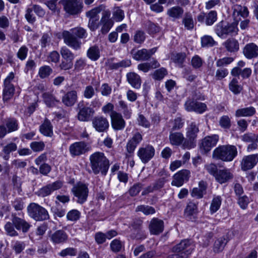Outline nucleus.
Returning <instances> with one entry per match:
<instances>
[{
  "label": "nucleus",
  "instance_id": "33",
  "mask_svg": "<svg viewBox=\"0 0 258 258\" xmlns=\"http://www.w3.org/2000/svg\"><path fill=\"white\" fill-rule=\"evenodd\" d=\"M95 113L94 109L90 107L82 108L79 110L77 114V118L81 121H88L93 116Z\"/></svg>",
  "mask_w": 258,
  "mask_h": 258
},
{
  "label": "nucleus",
  "instance_id": "30",
  "mask_svg": "<svg viewBox=\"0 0 258 258\" xmlns=\"http://www.w3.org/2000/svg\"><path fill=\"white\" fill-rule=\"evenodd\" d=\"M117 107L118 111H120L123 115L125 119H130L131 118L133 111L131 104L127 103L123 100H120L118 102Z\"/></svg>",
  "mask_w": 258,
  "mask_h": 258
},
{
  "label": "nucleus",
  "instance_id": "3",
  "mask_svg": "<svg viewBox=\"0 0 258 258\" xmlns=\"http://www.w3.org/2000/svg\"><path fill=\"white\" fill-rule=\"evenodd\" d=\"M90 167L95 175L99 173L103 176L107 174L109 168V161L103 152H96L89 157Z\"/></svg>",
  "mask_w": 258,
  "mask_h": 258
},
{
  "label": "nucleus",
  "instance_id": "2",
  "mask_svg": "<svg viewBox=\"0 0 258 258\" xmlns=\"http://www.w3.org/2000/svg\"><path fill=\"white\" fill-rule=\"evenodd\" d=\"M11 222H7L5 225L6 234L12 237L19 235L18 232L15 230H22V232H28L31 227L30 223L25 219L19 217L16 214H12L11 218Z\"/></svg>",
  "mask_w": 258,
  "mask_h": 258
},
{
  "label": "nucleus",
  "instance_id": "19",
  "mask_svg": "<svg viewBox=\"0 0 258 258\" xmlns=\"http://www.w3.org/2000/svg\"><path fill=\"white\" fill-rule=\"evenodd\" d=\"M190 176V172L187 169H182L174 174L171 185L177 187L181 186L187 182Z\"/></svg>",
  "mask_w": 258,
  "mask_h": 258
},
{
  "label": "nucleus",
  "instance_id": "58",
  "mask_svg": "<svg viewBox=\"0 0 258 258\" xmlns=\"http://www.w3.org/2000/svg\"><path fill=\"white\" fill-rule=\"evenodd\" d=\"M112 16L113 19L116 21H121L124 17V12L120 8L115 7L113 9Z\"/></svg>",
  "mask_w": 258,
  "mask_h": 258
},
{
  "label": "nucleus",
  "instance_id": "38",
  "mask_svg": "<svg viewBox=\"0 0 258 258\" xmlns=\"http://www.w3.org/2000/svg\"><path fill=\"white\" fill-rule=\"evenodd\" d=\"M256 112L255 109L252 106L242 108L235 111V116L239 117H250L253 116Z\"/></svg>",
  "mask_w": 258,
  "mask_h": 258
},
{
  "label": "nucleus",
  "instance_id": "23",
  "mask_svg": "<svg viewBox=\"0 0 258 258\" xmlns=\"http://www.w3.org/2000/svg\"><path fill=\"white\" fill-rule=\"evenodd\" d=\"M92 126L97 132L102 133L107 131L109 126V123L106 117L97 116L93 119Z\"/></svg>",
  "mask_w": 258,
  "mask_h": 258
},
{
  "label": "nucleus",
  "instance_id": "14",
  "mask_svg": "<svg viewBox=\"0 0 258 258\" xmlns=\"http://www.w3.org/2000/svg\"><path fill=\"white\" fill-rule=\"evenodd\" d=\"M47 160V153H43L36 158L34 160L35 164L39 167V173L44 176L48 175L51 171V166L46 163Z\"/></svg>",
  "mask_w": 258,
  "mask_h": 258
},
{
  "label": "nucleus",
  "instance_id": "60",
  "mask_svg": "<svg viewBox=\"0 0 258 258\" xmlns=\"http://www.w3.org/2000/svg\"><path fill=\"white\" fill-rule=\"evenodd\" d=\"M80 212L76 209L70 211L67 214V220L71 221H76L80 217Z\"/></svg>",
  "mask_w": 258,
  "mask_h": 258
},
{
  "label": "nucleus",
  "instance_id": "1",
  "mask_svg": "<svg viewBox=\"0 0 258 258\" xmlns=\"http://www.w3.org/2000/svg\"><path fill=\"white\" fill-rule=\"evenodd\" d=\"M57 36L59 38L61 36L64 43L69 47L78 50L81 48V39H86L88 36V33L84 28L77 27L72 28L70 31L63 30L61 33H58Z\"/></svg>",
  "mask_w": 258,
  "mask_h": 258
},
{
  "label": "nucleus",
  "instance_id": "52",
  "mask_svg": "<svg viewBox=\"0 0 258 258\" xmlns=\"http://www.w3.org/2000/svg\"><path fill=\"white\" fill-rule=\"evenodd\" d=\"M229 90L234 94L240 93L242 87L238 84V81L237 79L233 78L229 84Z\"/></svg>",
  "mask_w": 258,
  "mask_h": 258
},
{
  "label": "nucleus",
  "instance_id": "37",
  "mask_svg": "<svg viewBox=\"0 0 258 258\" xmlns=\"http://www.w3.org/2000/svg\"><path fill=\"white\" fill-rule=\"evenodd\" d=\"M184 13L183 9L179 6H174L169 9L167 15L172 18L173 21L180 19Z\"/></svg>",
  "mask_w": 258,
  "mask_h": 258
},
{
  "label": "nucleus",
  "instance_id": "34",
  "mask_svg": "<svg viewBox=\"0 0 258 258\" xmlns=\"http://www.w3.org/2000/svg\"><path fill=\"white\" fill-rule=\"evenodd\" d=\"M68 237L67 234L62 230H58L50 236V240L55 244L66 242Z\"/></svg>",
  "mask_w": 258,
  "mask_h": 258
},
{
  "label": "nucleus",
  "instance_id": "12",
  "mask_svg": "<svg viewBox=\"0 0 258 258\" xmlns=\"http://www.w3.org/2000/svg\"><path fill=\"white\" fill-rule=\"evenodd\" d=\"M155 150L151 145H146L139 148L137 156L144 164L147 163L154 156Z\"/></svg>",
  "mask_w": 258,
  "mask_h": 258
},
{
  "label": "nucleus",
  "instance_id": "53",
  "mask_svg": "<svg viewBox=\"0 0 258 258\" xmlns=\"http://www.w3.org/2000/svg\"><path fill=\"white\" fill-rule=\"evenodd\" d=\"M186 58V54L184 52L178 53L172 55V59L174 62L176 63L179 67H183V63Z\"/></svg>",
  "mask_w": 258,
  "mask_h": 258
},
{
  "label": "nucleus",
  "instance_id": "18",
  "mask_svg": "<svg viewBox=\"0 0 258 258\" xmlns=\"http://www.w3.org/2000/svg\"><path fill=\"white\" fill-rule=\"evenodd\" d=\"M63 182L60 180H58L51 183L48 184L41 188L37 191V195L41 197L48 196L50 195L53 191L61 188L63 186Z\"/></svg>",
  "mask_w": 258,
  "mask_h": 258
},
{
  "label": "nucleus",
  "instance_id": "17",
  "mask_svg": "<svg viewBox=\"0 0 258 258\" xmlns=\"http://www.w3.org/2000/svg\"><path fill=\"white\" fill-rule=\"evenodd\" d=\"M157 50V47L147 49L143 48L136 51H132L133 58L138 61H146L149 60Z\"/></svg>",
  "mask_w": 258,
  "mask_h": 258
},
{
  "label": "nucleus",
  "instance_id": "51",
  "mask_svg": "<svg viewBox=\"0 0 258 258\" xmlns=\"http://www.w3.org/2000/svg\"><path fill=\"white\" fill-rule=\"evenodd\" d=\"M217 19V13L215 11H211L206 14L205 24L207 26L212 25Z\"/></svg>",
  "mask_w": 258,
  "mask_h": 258
},
{
  "label": "nucleus",
  "instance_id": "4",
  "mask_svg": "<svg viewBox=\"0 0 258 258\" xmlns=\"http://www.w3.org/2000/svg\"><path fill=\"white\" fill-rule=\"evenodd\" d=\"M237 153V148L234 145H221L214 150L212 157L217 160L230 162L236 157Z\"/></svg>",
  "mask_w": 258,
  "mask_h": 258
},
{
  "label": "nucleus",
  "instance_id": "43",
  "mask_svg": "<svg viewBox=\"0 0 258 258\" xmlns=\"http://www.w3.org/2000/svg\"><path fill=\"white\" fill-rule=\"evenodd\" d=\"M222 199L220 196H214L210 205V211L211 213L216 212L220 208Z\"/></svg>",
  "mask_w": 258,
  "mask_h": 258
},
{
  "label": "nucleus",
  "instance_id": "39",
  "mask_svg": "<svg viewBox=\"0 0 258 258\" xmlns=\"http://www.w3.org/2000/svg\"><path fill=\"white\" fill-rule=\"evenodd\" d=\"M182 23L184 28L188 30L194 29L195 22L192 14L190 12H186L182 18Z\"/></svg>",
  "mask_w": 258,
  "mask_h": 258
},
{
  "label": "nucleus",
  "instance_id": "6",
  "mask_svg": "<svg viewBox=\"0 0 258 258\" xmlns=\"http://www.w3.org/2000/svg\"><path fill=\"white\" fill-rule=\"evenodd\" d=\"M27 212L29 216L36 221H42L49 219V215L47 210L35 203L29 205Z\"/></svg>",
  "mask_w": 258,
  "mask_h": 258
},
{
  "label": "nucleus",
  "instance_id": "50",
  "mask_svg": "<svg viewBox=\"0 0 258 258\" xmlns=\"http://www.w3.org/2000/svg\"><path fill=\"white\" fill-rule=\"evenodd\" d=\"M15 88L12 84H4L3 90L4 97L9 99L12 97L14 93Z\"/></svg>",
  "mask_w": 258,
  "mask_h": 258
},
{
  "label": "nucleus",
  "instance_id": "40",
  "mask_svg": "<svg viewBox=\"0 0 258 258\" xmlns=\"http://www.w3.org/2000/svg\"><path fill=\"white\" fill-rule=\"evenodd\" d=\"M42 98L45 104L49 107H53L59 102L58 99L48 92L44 93Z\"/></svg>",
  "mask_w": 258,
  "mask_h": 258
},
{
  "label": "nucleus",
  "instance_id": "21",
  "mask_svg": "<svg viewBox=\"0 0 258 258\" xmlns=\"http://www.w3.org/2000/svg\"><path fill=\"white\" fill-rule=\"evenodd\" d=\"M19 142L18 138H14L12 142L8 143L2 149L0 156L5 160L8 161L10 158L11 153L15 152L18 150L17 143Z\"/></svg>",
  "mask_w": 258,
  "mask_h": 258
},
{
  "label": "nucleus",
  "instance_id": "36",
  "mask_svg": "<svg viewBox=\"0 0 258 258\" xmlns=\"http://www.w3.org/2000/svg\"><path fill=\"white\" fill-rule=\"evenodd\" d=\"M126 78L128 83L134 88L139 89L141 86L140 76L134 72H130L126 74Z\"/></svg>",
  "mask_w": 258,
  "mask_h": 258
},
{
  "label": "nucleus",
  "instance_id": "64",
  "mask_svg": "<svg viewBox=\"0 0 258 258\" xmlns=\"http://www.w3.org/2000/svg\"><path fill=\"white\" fill-rule=\"evenodd\" d=\"M95 94V90L91 85L87 86L83 91V96L87 99L92 98Z\"/></svg>",
  "mask_w": 258,
  "mask_h": 258
},
{
  "label": "nucleus",
  "instance_id": "61",
  "mask_svg": "<svg viewBox=\"0 0 258 258\" xmlns=\"http://www.w3.org/2000/svg\"><path fill=\"white\" fill-rule=\"evenodd\" d=\"M100 23L102 25L100 31L103 34H107L113 25L112 21H100Z\"/></svg>",
  "mask_w": 258,
  "mask_h": 258
},
{
  "label": "nucleus",
  "instance_id": "57",
  "mask_svg": "<svg viewBox=\"0 0 258 258\" xmlns=\"http://www.w3.org/2000/svg\"><path fill=\"white\" fill-rule=\"evenodd\" d=\"M145 27L148 33L150 35L157 33L160 31L159 26L151 21H148L146 23Z\"/></svg>",
  "mask_w": 258,
  "mask_h": 258
},
{
  "label": "nucleus",
  "instance_id": "49",
  "mask_svg": "<svg viewBox=\"0 0 258 258\" xmlns=\"http://www.w3.org/2000/svg\"><path fill=\"white\" fill-rule=\"evenodd\" d=\"M30 147L34 152H40L44 150L45 144L42 141H33L30 144Z\"/></svg>",
  "mask_w": 258,
  "mask_h": 258
},
{
  "label": "nucleus",
  "instance_id": "44",
  "mask_svg": "<svg viewBox=\"0 0 258 258\" xmlns=\"http://www.w3.org/2000/svg\"><path fill=\"white\" fill-rule=\"evenodd\" d=\"M135 211L136 212H142L145 215H152L156 212L154 207L145 205L138 206L136 208Z\"/></svg>",
  "mask_w": 258,
  "mask_h": 258
},
{
  "label": "nucleus",
  "instance_id": "42",
  "mask_svg": "<svg viewBox=\"0 0 258 258\" xmlns=\"http://www.w3.org/2000/svg\"><path fill=\"white\" fill-rule=\"evenodd\" d=\"M87 56L91 60L96 61L98 60L100 56L98 46L96 45L91 46L87 50Z\"/></svg>",
  "mask_w": 258,
  "mask_h": 258
},
{
  "label": "nucleus",
  "instance_id": "15",
  "mask_svg": "<svg viewBox=\"0 0 258 258\" xmlns=\"http://www.w3.org/2000/svg\"><path fill=\"white\" fill-rule=\"evenodd\" d=\"M219 141L218 135H214L207 136L202 140L200 144V148L202 154H207L215 147Z\"/></svg>",
  "mask_w": 258,
  "mask_h": 258
},
{
  "label": "nucleus",
  "instance_id": "24",
  "mask_svg": "<svg viewBox=\"0 0 258 258\" xmlns=\"http://www.w3.org/2000/svg\"><path fill=\"white\" fill-rule=\"evenodd\" d=\"M234 178L233 172L230 169H219L216 175L215 180L220 184H223L232 180Z\"/></svg>",
  "mask_w": 258,
  "mask_h": 258
},
{
  "label": "nucleus",
  "instance_id": "32",
  "mask_svg": "<svg viewBox=\"0 0 258 258\" xmlns=\"http://www.w3.org/2000/svg\"><path fill=\"white\" fill-rule=\"evenodd\" d=\"M197 205L194 203L189 202L184 210V216L187 220L195 221L197 219Z\"/></svg>",
  "mask_w": 258,
  "mask_h": 258
},
{
  "label": "nucleus",
  "instance_id": "29",
  "mask_svg": "<svg viewBox=\"0 0 258 258\" xmlns=\"http://www.w3.org/2000/svg\"><path fill=\"white\" fill-rule=\"evenodd\" d=\"M243 53L248 59H252L258 56V46L254 43H249L244 46Z\"/></svg>",
  "mask_w": 258,
  "mask_h": 258
},
{
  "label": "nucleus",
  "instance_id": "26",
  "mask_svg": "<svg viewBox=\"0 0 258 258\" xmlns=\"http://www.w3.org/2000/svg\"><path fill=\"white\" fill-rule=\"evenodd\" d=\"M164 222L162 220L156 218H153L150 221L149 230L151 234L158 235L163 232Z\"/></svg>",
  "mask_w": 258,
  "mask_h": 258
},
{
  "label": "nucleus",
  "instance_id": "35",
  "mask_svg": "<svg viewBox=\"0 0 258 258\" xmlns=\"http://www.w3.org/2000/svg\"><path fill=\"white\" fill-rule=\"evenodd\" d=\"M39 131L45 137H52L53 135V126L50 121L45 118L43 123L39 126Z\"/></svg>",
  "mask_w": 258,
  "mask_h": 258
},
{
  "label": "nucleus",
  "instance_id": "22",
  "mask_svg": "<svg viewBox=\"0 0 258 258\" xmlns=\"http://www.w3.org/2000/svg\"><path fill=\"white\" fill-rule=\"evenodd\" d=\"M258 162V154H251L243 157L240 166L242 171H247L252 169Z\"/></svg>",
  "mask_w": 258,
  "mask_h": 258
},
{
  "label": "nucleus",
  "instance_id": "13",
  "mask_svg": "<svg viewBox=\"0 0 258 258\" xmlns=\"http://www.w3.org/2000/svg\"><path fill=\"white\" fill-rule=\"evenodd\" d=\"M194 249V245L192 241L189 239H184L174 246L172 248V251L174 253L185 254L187 257L191 253Z\"/></svg>",
  "mask_w": 258,
  "mask_h": 258
},
{
  "label": "nucleus",
  "instance_id": "62",
  "mask_svg": "<svg viewBox=\"0 0 258 258\" xmlns=\"http://www.w3.org/2000/svg\"><path fill=\"white\" fill-rule=\"evenodd\" d=\"M204 168L210 175H213L215 178L219 171L216 164L214 163L206 164Z\"/></svg>",
  "mask_w": 258,
  "mask_h": 258
},
{
  "label": "nucleus",
  "instance_id": "10",
  "mask_svg": "<svg viewBox=\"0 0 258 258\" xmlns=\"http://www.w3.org/2000/svg\"><path fill=\"white\" fill-rule=\"evenodd\" d=\"M91 147L84 141L76 142L70 145L69 150L72 157H79L90 151Z\"/></svg>",
  "mask_w": 258,
  "mask_h": 258
},
{
  "label": "nucleus",
  "instance_id": "48",
  "mask_svg": "<svg viewBox=\"0 0 258 258\" xmlns=\"http://www.w3.org/2000/svg\"><path fill=\"white\" fill-rule=\"evenodd\" d=\"M233 14L234 15H240L243 18L248 16L249 12L248 9L245 7H242L240 5H236L233 7Z\"/></svg>",
  "mask_w": 258,
  "mask_h": 258
},
{
  "label": "nucleus",
  "instance_id": "27",
  "mask_svg": "<svg viewBox=\"0 0 258 258\" xmlns=\"http://www.w3.org/2000/svg\"><path fill=\"white\" fill-rule=\"evenodd\" d=\"M143 140V136L139 132L134 134L133 137L128 141L126 145V150L129 153H133L138 145Z\"/></svg>",
  "mask_w": 258,
  "mask_h": 258
},
{
  "label": "nucleus",
  "instance_id": "41",
  "mask_svg": "<svg viewBox=\"0 0 258 258\" xmlns=\"http://www.w3.org/2000/svg\"><path fill=\"white\" fill-rule=\"evenodd\" d=\"M223 45L226 50L230 52H234L239 50V43L237 40L234 38L227 39L223 43Z\"/></svg>",
  "mask_w": 258,
  "mask_h": 258
},
{
  "label": "nucleus",
  "instance_id": "16",
  "mask_svg": "<svg viewBox=\"0 0 258 258\" xmlns=\"http://www.w3.org/2000/svg\"><path fill=\"white\" fill-rule=\"evenodd\" d=\"M184 107L187 111H194L202 114L207 110V107L205 103L188 98L184 103Z\"/></svg>",
  "mask_w": 258,
  "mask_h": 258
},
{
  "label": "nucleus",
  "instance_id": "63",
  "mask_svg": "<svg viewBox=\"0 0 258 258\" xmlns=\"http://www.w3.org/2000/svg\"><path fill=\"white\" fill-rule=\"evenodd\" d=\"M13 190L20 193L21 191V181L20 178L16 175H14L12 178Z\"/></svg>",
  "mask_w": 258,
  "mask_h": 258
},
{
  "label": "nucleus",
  "instance_id": "25",
  "mask_svg": "<svg viewBox=\"0 0 258 258\" xmlns=\"http://www.w3.org/2000/svg\"><path fill=\"white\" fill-rule=\"evenodd\" d=\"M78 100V93L76 90L67 92L62 97V102L67 107H72L75 105Z\"/></svg>",
  "mask_w": 258,
  "mask_h": 258
},
{
  "label": "nucleus",
  "instance_id": "59",
  "mask_svg": "<svg viewBox=\"0 0 258 258\" xmlns=\"http://www.w3.org/2000/svg\"><path fill=\"white\" fill-rule=\"evenodd\" d=\"M144 186V184L140 182H138L132 186L128 190V193L132 197L136 196L141 190Z\"/></svg>",
  "mask_w": 258,
  "mask_h": 258
},
{
  "label": "nucleus",
  "instance_id": "9",
  "mask_svg": "<svg viewBox=\"0 0 258 258\" xmlns=\"http://www.w3.org/2000/svg\"><path fill=\"white\" fill-rule=\"evenodd\" d=\"M74 198V200L80 204H83L87 201L89 189L88 185L82 182H79L72 188Z\"/></svg>",
  "mask_w": 258,
  "mask_h": 258
},
{
  "label": "nucleus",
  "instance_id": "7",
  "mask_svg": "<svg viewBox=\"0 0 258 258\" xmlns=\"http://www.w3.org/2000/svg\"><path fill=\"white\" fill-rule=\"evenodd\" d=\"M199 132V126L195 122H191L186 128V138L183 144L184 149H192L196 146L198 134Z\"/></svg>",
  "mask_w": 258,
  "mask_h": 258
},
{
  "label": "nucleus",
  "instance_id": "31",
  "mask_svg": "<svg viewBox=\"0 0 258 258\" xmlns=\"http://www.w3.org/2000/svg\"><path fill=\"white\" fill-rule=\"evenodd\" d=\"M183 134L181 132H176L170 131L169 135V140L170 143L174 146H183V144L185 140Z\"/></svg>",
  "mask_w": 258,
  "mask_h": 258
},
{
  "label": "nucleus",
  "instance_id": "5",
  "mask_svg": "<svg viewBox=\"0 0 258 258\" xmlns=\"http://www.w3.org/2000/svg\"><path fill=\"white\" fill-rule=\"evenodd\" d=\"M236 23H228L223 21L216 25L214 31L220 38H225L228 35L232 36L237 34L238 28Z\"/></svg>",
  "mask_w": 258,
  "mask_h": 258
},
{
  "label": "nucleus",
  "instance_id": "45",
  "mask_svg": "<svg viewBox=\"0 0 258 258\" xmlns=\"http://www.w3.org/2000/svg\"><path fill=\"white\" fill-rule=\"evenodd\" d=\"M201 45L203 47H211L217 44L213 38L210 35H204L201 38Z\"/></svg>",
  "mask_w": 258,
  "mask_h": 258
},
{
  "label": "nucleus",
  "instance_id": "20",
  "mask_svg": "<svg viewBox=\"0 0 258 258\" xmlns=\"http://www.w3.org/2000/svg\"><path fill=\"white\" fill-rule=\"evenodd\" d=\"M111 124L115 131H121L125 126V121L121 113L115 111H111L110 114Z\"/></svg>",
  "mask_w": 258,
  "mask_h": 258
},
{
  "label": "nucleus",
  "instance_id": "55",
  "mask_svg": "<svg viewBox=\"0 0 258 258\" xmlns=\"http://www.w3.org/2000/svg\"><path fill=\"white\" fill-rule=\"evenodd\" d=\"M167 75V71L166 69L161 68L156 70L152 74V78L157 81H161Z\"/></svg>",
  "mask_w": 258,
  "mask_h": 258
},
{
  "label": "nucleus",
  "instance_id": "11",
  "mask_svg": "<svg viewBox=\"0 0 258 258\" xmlns=\"http://www.w3.org/2000/svg\"><path fill=\"white\" fill-rule=\"evenodd\" d=\"M19 123L14 117H9L5 119L4 124L0 125V139H3L8 134L18 131Z\"/></svg>",
  "mask_w": 258,
  "mask_h": 258
},
{
  "label": "nucleus",
  "instance_id": "56",
  "mask_svg": "<svg viewBox=\"0 0 258 258\" xmlns=\"http://www.w3.org/2000/svg\"><path fill=\"white\" fill-rule=\"evenodd\" d=\"M52 71V69L49 66H44L39 68L38 75L41 79H44L51 74Z\"/></svg>",
  "mask_w": 258,
  "mask_h": 258
},
{
  "label": "nucleus",
  "instance_id": "8",
  "mask_svg": "<svg viewBox=\"0 0 258 258\" xmlns=\"http://www.w3.org/2000/svg\"><path fill=\"white\" fill-rule=\"evenodd\" d=\"M59 3L63 6L65 12L70 15H77L83 10L82 0H60Z\"/></svg>",
  "mask_w": 258,
  "mask_h": 258
},
{
  "label": "nucleus",
  "instance_id": "47",
  "mask_svg": "<svg viewBox=\"0 0 258 258\" xmlns=\"http://www.w3.org/2000/svg\"><path fill=\"white\" fill-rule=\"evenodd\" d=\"M62 59L73 61L75 58L74 54L66 46H63L60 50Z\"/></svg>",
  "mask_w": 258,
  "mask_h": 258
},
{
  "label": "nucleus",
  "instance_id": "46",
  "mask_svg": "<svg viewBox=\"0 0 258 258\" xmlns=\"http://www.w3.org/2000/svg\"><path fill=\"white\" fill-rule=\"evenodd\" d=\"M228 242L227 239L224 237H220L217 239L214 244V251L215 252H219L222 251Z\"/></svg>",
  "mask_w": 258,
  "mask_h": 258
},
{
  "label": "nucleus",
  "instance_id": "28",
  "mask_svg": "<svg viewBox=\"0 0 258 258\" xmlns=\"http://www.w3.org/2000/svg\"><path fill=\"white\" fill-rule=\"evenodd\" d=\"M198 187H194L191 191L192 197L200 199H202L204 195L207 194L208 184L207 182L201 180L199 182Z\"/></svg>",
  "mask_w": 258,
  "mask_h": 258
},
{
  "label": "nucleus",
  "instance_id": "54",
  "mask_svg": "<svg viewBox=\"0 0 258 258\" xmlns=\"http://www.w3.org/2000/svg\"><path fill=\"white\" fill-rule=\"evenodd\" d=\"M146 39L145 33L141 30H137L133 36L134 41L137 44H142Z\"/></svg>",
  "mask_w": 258,
  "mask_h": 258
}]
</instances>
